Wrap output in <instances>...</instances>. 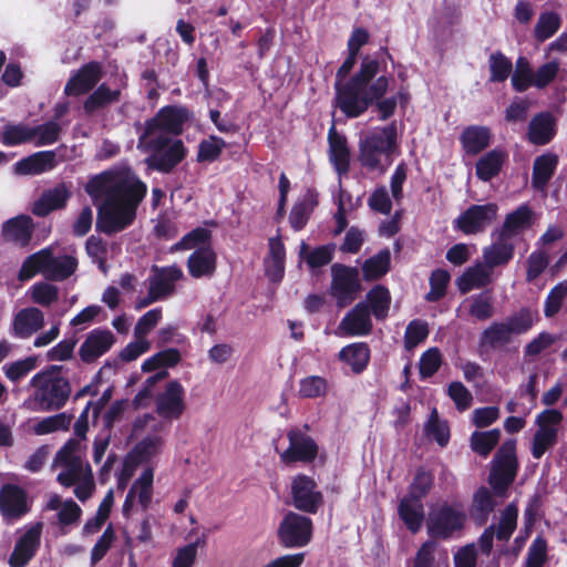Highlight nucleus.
Masks as SVG:
<instances>
[{
	"instance_id": "obj_27",
	"label": "nucleus",
	"mask_w": 567,
	"mask_h": 567,
	"mask_svg": "<svg viewBox=\"0 0 567 567\" xmlns=\"http://www.w3.org/2000/svg\"><path fill=\"white\" fill-rule=\"evenodd\" d=\"M462 150L467 156H476L489 147L493 134L488 126L468 125L460 137Z\"/></svg>"
},
{
	"instance_id": "obj_22",
	"label": "nucleus",
	"mask_w": 567,
	"mask_h": 567,
	"mask_svg": "<svg viewBox=\"0 0 567 567\" xmlns=\"http://www.w3.org/2000/svg\"><path fill=\"white\" fill-rule=\"evenodd\" d=\"M33 230V219L28 215H18L2 224L1 236L3 241L24 248L30 244Z\"/></svg>"
},
{
	"instance_id": "obj_18",
	"label": "nucleus",
	"mask_w": 567,
	"mask_h": 567,
	"mask_svg": "<svg viewBox=\"0 0 567 567\" xmlns=\"http://www.w3.org/2000/svg\"><path fill=\"white\" fill-rule=\"evenodd\" d=\"M41 532L42 524L37 523L18 538L8 560L10 567H25L29 564L40 547Z\"/></svg>"
},
{
	"instance_id": "obj_31",
	"label": "nucleus",
	"mask_w": 567,
	"mask_h": 567,
	"mask_svg": "<svg viewBox=\"0 0 567 567\" xmlns=\"http://www.w3.org/2000/svg\"><path fill=\"white\" fill-rule=\"evenodd\" d=\"M54 151H40L33 153L14 164V172L19 175H39L53 169L56 165Z\"/></svg>"
},
{
	"instance_id": "obj_30",
	"label": "nucleus",
	"mask_w": 567,
	"mask_h": 567,
	"mask_svg": "<svg viewBox=\"0 0 567 567\" xmlns=\"http://www.w3.org/2000/svg\"><path fill=\"white\" fill-rule=\"evenodd\" d=\"M338 360L350 367L353 374L364 372L371 360V350L367 342H353L341 348Z\"/></svg>"
},
{
	"instance_id": "obj_36",
	"label": "nucleus",
	"mask_w": 567,
	"mask_h": 567,
	"mask_svg": "<svg viewBox=\"0 0 567 567\" xmlns=\"http://www.w3.org/2000/svg\"><path fill=\"white\" fill-rule=\"evenodd\" d=\"M493 494L494 493H492L486 486H481L473 495L470 516L478 526H483L487 523L489 515L497 506Z\"/></svg>"
},
{
	"instance_id": "obj_38",
	"label": "nucleus",
	"mask_w": 567,
	"mask_h": 567,
	"mask_svg": "<svg viewBox=\"0 0 567 567\" xmlns=\"http://www.w3.org/2000/svg\"><path fill=\"white\" fill-rule=\"evenodd\" d=\"M557 165L558 156L556 154L546 153L537 156L533 165L532 186L536 190H545L556 172Z\"/></svg>"
},
{
	"instance_id": "obj_50",
	"label": "nucleus",
	"mask_w": 567,
	"mask_h": 567,
	"mask_svg": "<svg viewBox=\"0 0 567 567\" xmlns=\"http://www.w3.org/2000/svg\"><path fill=\"white\" fill-rule=\"evenodd\" d=\"M512 86L514 91L522 93L533 86L534 71L527 58L518 56L515 63V70L511 74Z\"/></svg>"
},
{
	"instance_id": "obj_14",
	"label": "nucleus",
	"mask_w": 567,
	"mask_h": 567,
	"mask_svg": "<svg viewBox=\"0 0 567 567\" xmlns=\"http://www.w3.org/2000/svg\"><path fill=\"white\" fill-rule=\"evenodd\" d=\"M287 437L289 446L280 453V462L287 466L295 463L309 464L312 463L319 452L317 442L306 433L298 429L288 431Z\"/></svg>"
},
{
	"instance_id": "obj_54",
	"label": "nucleus",
	"mask_w": 567,
	"mask_h": 567,
	"mask_svg": "<svg viewBox=\"0 0 567 567\" xmlns=\"http://www.w3.org/2000/svg\"><path fill=\"white\" fill-rule=\"evenodd\" d=\"M225 147L226 142L221 137L210 135L199 142L196 161L198 163H213L219 158Z\"/></svg>"
},
{
	"instance_id": "obj_28",
	"label": "nucleus",
	"mask_w": 567,
	"mask_h": 567,
	"mask_svg": "<svg viewBox=\"0 0 567 567\" xmlns=\"http://www.w3.org/2000/svg\"><path fill=\"white\" fill-rule=\"evenodd\" d=\"M151 271L150 288L162 299L173 295L175 291V282L183 278V271L176 265L166 267L154 265Z\"/></svg>"
},
{
	"instance_id": "obj_44",
	"label": "nucleus",
	"mask_w": 567,
	"mask_h": 567,
	"mask_svg": "<svg viewBox=\"0 0 567 567\" xmlns=\"http://www.w3.org/2000/svg\"><path fill=\"white\" fill-rule=\"evenodd\" d=\"M424 434L427 439L433 440L440 447H445L451 439L450 425L446 420H442L436 408H434L424 424Z\"/></svg>"
},
{
	"instance_id": "obj_46",
	"label": "nucleus",
	"mask_w": 567,
	"mask_h": 567,
	"mask_svg": "<svg viewBox=\"0 0 567 567\" xmlns=\"http://www.w3.org/2000/svg\"><path fill=\"white\" fill-rule=\"evenodd\" d=\"M31 142V126L25 123H8L0 130V143L4 146H18Z\"/></svg>"
},
{
	"instance_id": "obj_15",
	"label": "nucleus",
	"mask_w": 567,
	"mask_h": 567,
	"mask_svg": "<svg viewBox=\"0 0 567 567\" xmlns=\"http://www.w3.org/2000/svg\"><path fill=\"white\" fill-rule=\"evenodd\" d=\"M357 60L352 58H346L342 64L336 72V81H334V97L332 100V106L337 110L342 107L343 99L346 97V92L349 86H351L352 80L361 73L364 68H374L377 66V75L381 71V63L377 58H372L369 54L361 56L359 69L350 75L352 69L354 68Z\"/></svg>"
},
{
	"instance_id": "obj_39",
	"label": "nucleus",
	"mask_w": 567,
	"mask_h": 567,
	"mask_svg": "<svg viewBox=\"0 0 567 567\" xmlns=\"http://www.w3.org/2000/svg\"><path fill=\"white\" fill-rule=\"evenodd\" d=\"M121 96L122 91L120 89L111 90L105 83H102L86 97L83 110L85 114L92 115L111 104L117 103Z\"/></svg>"
},
{
	"instance_id": "obj_49",
	"label": "nucleus",
	"mask_w": 567,
	"mask_h": 567,
	"mask_svg": "<svg viewBox=\"0 0 567 567\" xmlns=\"http://www.w3.org/2000/svg\"><path fill=\"white\" fill-rule=\"evenodd\" d=\"M489 282L488 272L477 264L468 267L457 279V287L462 293H467L474 288H483Z\"/></svg>"
},
{
	"instance_id": "obj_40",
	"label": "nucleus",
	"mask_w": 567,
	"mask_h": 567,
	"mask_svg": "<svg viewBox=\"0 0 567 567\" xmlns=\"http://www.w3.org/2000/svg\"><path fill=\"white\" fill-rule=\"evenodd\" d=\"M318 205V194L307 190L303 197L297 202L290 212L289 224L295 231L303 229Z\"/></svg>"
},
{
	"instance_id": "obj_2",
	"label": "nucleus",
	"mask_w": 567,
	"mask_h": 567,
	"mask_svg": "<svg viewBox=\"0 0 567 567\" xmlns=\"http://www.w3.org/2000/svg\"><path fill=\"white\" fill-rule=\"evenodd\" d=\"M391 78L377 75V66L364 68L346 92L342 107L339 110L347 118H358L368 110L377 113L379 121L390 120L396 112V99L385 96Z\"/></svg>"
},
{
	"instance_id": "obj_25",
	"label": "nucleus",
	"mask_w": 567,
	"mask_h": 567,
	"mask_svg": "<svg viewBox=\"0 0 567 567\" xmlns=\"http://www.w3.org/2000/svg\"><path fill=\"white\" fill-rule=\"evenodd\" d=\"M556 134L557 123L550 112H539L532 117L527 131L529 143L536 146H544L549 144Z\"/></svg>"
},
{
	"instance_id": "obj_52",
	"label": "nucleus",
	"mask_w": 567,
	"mask_h": 567,
	"mask_svg": "<svg viewBox=\"0 0 567 567\" xmlns=\"http://www.w3.org/2000/svg\"><path fill=\"white\" fill-rule=\"evenodd\" d=\"M74 419L72 413H58L39 421L34 426V433L45 435L56 431H68Z\"/></svg>"
},
{
	"instance_id": "obj_61",
	"label": "nucleus",
	"mask_w": 567,
	"mask_h": 567,
	"mask_svg": "<svg viewBox=\"0 0 567 567\" xmlns=\"http://www.w3.org/2000/svg\"><path fill=\"white\" fill-rule=\"evenodd\" d=\"M560 27V18L556 12H544L539 16L534 29L537 41L544 42L551 38Z\"/></svg>"
},
{
	"instance_id": "obj_6",
	"label": "nucleus",
	"mask_w": 567,
	"mask_h": 567,
	"mask_svg": "<svg viewBox=\"0 0 567 567\" xmlns=\"http://www.w3.org/2000/svg\"><path fill=\"white\" fill-rule=\"evenodd\" d=\"M516 444L515 439L505 440L491 462L487 482L497 497H505L516 480L519 470Z\"/></svg>"
},
{
	"instance_id": "obj_13",
	"label": "nucleus",
	"mask_w": 567,
	"mask_h": 567,
	"mask_svg": "<svg viewBox=\"0 0 567 567\" xmlns=\"http://www.w3.org/2000/svg\"><path fill=\"white\" fill-rule=\"evenodd\" d=\"M331 291L338 306L343 307L352 302L362 289L359 270L337 262L331 266Z\"/></svg>"
},
{
	"instance_id": "obj_10",
	"label": "nucleus",
	"mask_w": 567,
	"mask_h": 567,
	"mask_svg": "<svg viewBox=\"0 0 567 567\" xmlns=\"http://www.w3.org/2000/svg\"><path fill=\"white\" fill-rule=\"evenodd\" d=\"M498 210L496 203L473 204L454 219L453 227L466 236L484 233L497 219Z\"/></svg>"
},
{
	"instance_id": "obj_60",
	"label": "nucleus",
	"mask_w": 567,
	"mask_h": 567,
	"mask_svg": "<svg viewBox=\"0 0 567 567\" xmlns=\"http://www.w3.org/2000/svg\"><path fill=\"white\" fill-rule=\"evenodd\" d=\"M567 297V280L555 285L548 292L544 302V316L554 318L561 309L563 302Z\"/></svg>"
},
{
	"instance_id": "obj_41",
	"label": "nucleus",
	"mask_w": 567,
	"mask_h": 567,
	"mask_svg": "<svg viewBox=\"0 0 567 567\" xmlns=\"http://www.w3.org/2000/svg\"><path fill=\"white\" fill-rule=\"evenodd\" d=\"M391 268V252L389 248L381 249L374 256L364 260L362 265L363 279L375 281L384 277Z\"/></svg>"
},
{
	"instance_id": "obj_4",
	"label": "nucleus",
	"mask_w": 567,
	"mask_h": 567,
	"mask_svg": "<svg viewBox=\"0 0 567 567\" xmlns=\"http://www.w3.org/2000/svg\"><path fill=\"white\" fill-rule=\"evenodd\" d=\"M539 320L538 311L522 307L503 321H494L480 336V346L489 349L503 348L513 341L514 336L527 333Z\"/></svg>"
},
{
	"instance_id": "obj_53",
	"label": "nucleus",
	"mask_w": 567,
	"mask_h": 567,
	"mask_svg": "<svg viewBox=\"0 0 567 567\" xmlns=\"http://www.w3.org/2000/svg\"><path fill=\"white\" fill-rule=\"evenodd\" d=\"M451 275L447 270L437 268L432 271L429 284L430 291L425 295L427 302H437L446 296Z\"/></svg>"
},
{
	"instance_id": "obj_34",
	"label": "nucleus",
	"mask_w": 567,
	"mask_h": 567,
	"mask_svg": "<svg viewBox=\"0 0 567 567\" xmlns=\"http://www.w3.org/2000/svg\"><path fill=\"white\" fill-rule=\"evenodd\" d=\"M398 515L406 529L412 534H416L420 532L425 518L424 505L421 499L416 501L415 498L404 496L400 499Z\"/></svg>"
},
{
	"instance_id": "obj_32",
	"label": "nucleus",
	"mask_w": 567,
	"mask_h": 567,
	"mask_svg": "<svg viewBox=\"0 0 567 567\" xmlns=\"http://www.w3.org/2000/svg\"><path fill=\"white\" fill-rule=\"evenodd\" d=\"M533 224V210L527 204L518 206L505 216L504 223L496 228L498 233L515 239Z\"/></svg>"
},
{
	"instance_id": "obj_17",
	"label": "nucleus",
	"mask_w": 567,
	"mask_h": 567,
	"mask_svg": "<svg viewBox=\"0 0 567 567\" xmlns=\"http://www.w3.org/2000/svg\"><path fill=\"white\" fill-rule=\"evenodd\" d=\"M185 390L178 380H171L155 399L156 413L166 420H178L185 412Z\"/></svg>"
},
{
	"instance_id": "obj_3",
	"label": "nucleus",
	"mask_w": 567,
	"mask_h": 567,
	"mask_svg": "<svg viewBox=\"0 0 567 567\" xmlns=\"http://www.w3.org/2000/svg\"><path fill=\"white\" fill-rule=\"evenodd\" d=\"M62 371V365H50L31 378L30 385L37 388L38 411H59L66 404L72 389L70 381L61 375Z\"/></svg>"
},
{
	"instance_id": "obj_47",
	"label": "nucleus",
	"mask_w": 567,
	"mask_h": 567,
	"mask_svg": "<svg viewBox=\"0 0 567 567\" xmlns=\"http://www.w3.org/2000/svg\"><path fill=\"white\" fill-rule=\"evenodd\" d=\"M308 245L302 241L300 246V256L305 258L309 268L316 269L331 262V260L333 259L336 245L327 244L318 246L313 248L311 251H308Z\"/></svg>"
},
{
	"instance_id": "obj_62",
	"label": "nucleus",
	"mask_w": 567,
	"mask_h": 567,
	"mask_svg": "<svg viewBox=\"0 0 567 567\" xmlns=\"http://www.w3.org/2000/svg\"><path fill=\"white\" fill-rule=\"evenodd\" d=\"M558 430L538 429L533 437L532 455L539 460L553 446L557 444Z\"/></svg>"
},
{
	"instance_id": "obj_29",
	"label": "nucleus",
	"mask_w": 567,
	"mask_h": 567,
	"mask_svg": "<svg viewBox=\"0 0 567 567\" xmlns=\"http://www.w3.org/2000/svg\"><path fill=\"white\" fill-rule=\"evenodd\" d=\"M78 268V260L70 255L55 257L50 248H45L44 278L51 281H63L70 278Z\"/></svg>"
},
{
	"instance_id": "obj_59",
	"label": "nucleus",
	"mask_w": 567,
	"mask_h": 567,
	"mask_svg": "<svg viewBox=\"0 0 567 567\" xmlns=\"http://www.w3.org/2000/svg\"><path fill=\"white\" fill-rule=\"evenodd\" d=\"M45 267V248L28 256L18 272V279L20 281H27L32 279L37 274L44 276Z\"/></svg>"
},
{
	"instance_id": "obj_55",
	"label": "nucleus",
	"mask_w": 567,
	"mask_h": 567,
	"mask_svg": "<svg viewBox=\"0 0 567 567\" xmlns=\"http://www.w3.org/2000/svg\"><path fill=\"white\" fill-rule=\"evenodd\" d=\"M518 509L514 504H508L502 512L495 537L499 542H507L517 527Z\"/></svg>"
},
{
	"instance_id": "obj_57",
	"label": "nucleus",
	"mask_w": 567,
	"mask_h": 567,
	"mask_svg": "<svg viewBox=\"0 0 567 567\" xmlns=\"http://www.w3.org/2000/svg\"><path fill=\"white\" fill-rule=\"evenodd\" d=\"M434 483V476L430 471L420 466L413 477L405 496L417 499H423L431 491Z\"/></svg>"
},
{
	"instance_id": "obj_51",
	"label": "nucleus",
	"mask_w": 567,
	"mask_h": 567,
	"mask_svg": "<svg viewBox=\"0 0 567 567\" xmlns=\"http://www.w3.org/2000/svg\"><path fill=\"white\" fill-rule=\"evenodd\" d=\"M489 82L503 83L513 72L512 61L502 52L495 51L488 58Z\"/></svg>"
},
{
	"instance_id": "obj_63",
	"label": "nucleus",
	"mask_w": 567,
	"mask_h": 567,
	"mask_svg": "<svg viewBox=\"0 0 567 567\" xmlns=\"http://www.w3.org/2000/svg\"><path fill=\"white\" fill-rule=\"evenodd\" d=\"M85 250L89 257L94 264L97 265L99 269L106 274V258H107V244L101 237L90 236L85 243Z\"/></svg>"
},
{
	"instance_id": "obj_11",
	"label": "nucleus",
	"mask_w": 567,
	"mask_h": 567,
	"mask_svg": "<svg viewBox=\"0 0 567 567\" xmlns=\"http://www.w3.org/2000/svg\"><path fill=\"white\" fill-rule=\"evenodd\" d=\"M466 515L449 503L433 511L427 519V533L432 538L449 539L455 532L463 529Z\"/></svg>"
},
{
	"instance_id": "obj_7",
	"label": "nucleus",
	"mask_w": 567,
	"mask_h": 567,
	"mask_svg": "<svg viewBox=\"0 0 567 567\" xmlns=\"http://www.w3.org/2000/svg\"><path fill=\"white\" fill-rule=\"evenodd\" d=\"M147 146L153 151L147 158L148 166L162 174H171L187 156V148L182 140L159 135L150 140Z\"/></svg>"
},
{
	"instance_id": "obj_42",
	"label": "nucleus",
	"mask_w": 567,
	"mask_h": 567,
	"mask_svg": "<svg viewBox=\"0 0 567 567\" xmlns=\"http://www.w3.org/2000/svg\"><path fill=\"white\" fill-rule=\"evenodd\" d=\"M163 444L164 440L159 435H148L137 442L126 457L138 466L155 456Z\"/></svg>"
},
{
	"instance_id": "obj_24",
	"label": "nucleus",
	"mask_w": 567,
	"mask_h": 567,
	"mask_svg": "<svg viewBox=\"0 0 567 567\" xmlns=\"http://www.w3.org/2000/svg\"><path fill=\"white\" fill-rule=\"evenodd\" d=\"M370 315L368 303L360 301L342 318L340 329L346 336H367L373 328Z\"/></svg>"
},
{
	"instance_id": "obj_43",
	"label": "nucleus",
	"mask_w": 567,
	"mask_h": 567,
	"mask_svg": "<svg viewBox=\"0 0 567 567\" xmlns=\"http://www.w3.org/2000/svg\"><path fill=\"white\" fill-rule=\"evenodd\" d=\"M367 303L377 320H384L390 310L391 295L383 285H375L367 293Z\"/></svg>"
},
{
	"instance_id": "obj_21",
	"label": "nucleus",
	"mask_w": 567,
	"mask_h": 567,
	"mask_svg": "<svg viewBox=\"0 0 567 567\" xmlns=\"http://www.w3.org/2000/svg\"><path fill=\"white\" fill-rule=\"evenodd\" d=\"M493 243L483 249V259L486 267L493 269L507 266L515 255L514 239L493 230Z\"/></svg>"
},
{
	"instance_id": "obj_20",
	"label": "nucleus",
	"mask_w": 567,
	"mask_h": 567,
	"mask_svg": "<svg viewBox=\"0 0 567 567\" xmlns=\"http://www.w3.org/2000/svg\"><path fill=\"white\" fill-rule=\"evenodd\" d=\"M102 74V65L99 62L91 61L85 63L68 80L64 93L69 96L89 93L100 82Z\"/></svg>"
},
{
	"instance_id": "obj_64",
	"label": "nucleus",
	"mask_w": 567,
	"mask_h": 567,
	"mask_svg": "<svg viewBox=\"0 0 567 567\" xmlns=\"http://www.w3.org/2000/svg\"><path fill=\"white\" fill-rule=\"evenodd\" d=\"M31 300L40 306L49 307L59 299V289L56 286L47 281L35 282L31 289Z\"/></svg>"
},
{
	"instance_id": "obj_23",
	"label": "nucleus",
	"mask_w": 567,
	"mask_h": 567,
	"mask_svg": "<svg viewBox=\"0 0 567 567\" xmlns=\"http://www.w3.org/2000/svg\"><path fill=\"white\" fill-rule=\"evenodd\" d=\"M329 161L339 175L350 171L351 152L346 135L339 133L332 124L328 131Z\"/></svg>"
},
{
	"instance_id": "obj_16",
	"label": "nucleus",
	"mask_w": 567,
	"mask_h": 567,
	"mask_svg": "<svg viewBox=\"0 0 567 567\" xmlns=\"http://www.w3.org/2000/svg\"><path fill=\"white\" fill-rule=\"evenodd\" d=\"M30 511L28 493L23 487L12 483L0 487V514L6 522L18 520Z\"/></svg>"
},
{
	"instance_id": "obj_8",
	"label": "nucleus",
	"mask_w": 567,
	"mask_h": 567,
	"mask_svg": "<svg viewBox=\"0 0 567 567\" xmlns=\"http://www.w3.org/2000/svg\"><path fill=\"white\" fill-rule=\"evenodd\" d=\"M313 537V522L310 517L289 511L277 528L278 544L286 549L306 547Z\"/></svg>"
},
{
	"instance_id": "obj_19",
	"label": "nucleus",
	"mask_w": 567,
	"mask_h": 567,
	"mask_svg": "<svg viewBox=\"0 0 567 567\" xmlns=\"http://www.w3.org/2000/svg\"><path fill=\"white\" fill-rule=\"evenodd\" d=\"M115 337L109 329L95 328L90 331L79 349V357L83 363H94L104 355L114 344Z\"/></svg>"
},
{
	"instance_id": "obj_9",
	"label": "nucleus",
	"mask_w": 567,
	"mask_h": 567,
	"mask_svg": "<svg viewBox=\"0 0 567 567\" xmlns=\"http://www.w3.org/2000/svg\"><path fill=\"white\" fill-rule=\"evenodd\" d=\"M193 118V112L184 105H166L151 118L145 121L144 131L138 137L140 144L154 135L157 131L167 134L181 135L184 125Z\"/></svg>"
},
{
	"instance_id": "obj_5",
	"label": "nucleus",
	"mask_w": 567,
	"mask_h": 567,
	"mask_svg": "<svg viewBox=\"0 0 567 567\" xmlns=\"http://www.w3.org/2000/svg\"><path fill=\"white\" fill-rule=\"evenodd\" d=\"M398 127L393 121L384 127L367 133L359 143V161L370 171L381 167L384 157L391 163L396 148Z\"/></svg>"
},
{
	"instance_id": "obj_58",
	"label": "nucleus",
	"mask_w": 567,
	"mask_h": 567,
	"mask_svg": "<svg viewBox=\"0 0 567 567\" xmlns=\"http://www.w3.org/2000/svg\"><path fill=\"white\" fill-rule=\"evenodd\" d=\"M495 313L493 298L488 292L472 296L468 315L480 321L491 319Z\"/></svg>"
},
{
	"instance_id": "obj_48",
	"label": "nucleus",
	"mask_w": 567,
	"mask_h": 567,
	"mask_svg": "<svg viewBox=\"0 0 567 567\" xmlns=\"http://www.w3.org/2000/svg\"><path fill=\"white\" fill-rule=\"evenodd\" d=\"M62 127L56 121H47L42 124L31 126V143L35 146H47L60 140Z\"/></svg>"
},
{
	"instance_id": "obj_45",
	"label": "nucleus",
	"mask_w": 567,
	"mask_h": 567,
	"mask_svg": "<svg viewBox=\"0 0 567 567\" xmlns=\"http://www.w3.org/2000/svg\"><path fill=\"white\" fill-rule=\"evenodd\" d=\"M501 440V430L475 431L470 437V446L473 452L482 457H487L497 446Z\"/></svg>"
},
{
	"instance_id": "obj_26",
	"label": "nucleus",
	"mask_w": 567,
	"mask_h": 567,
	"mask_svg": "<svg viewBox=\"0 0 567 567\" xmlns=\"http://www.w3.org/2000/svg\"><path fill=\"white\" fill-rule=\"evenodd\" d=\"M71 196L72 193L69 187L64 183H60L42 193L39 199L33 203L32 213L38 217H45L51 212L64 208Z\"/></svg>"
},
{
	"instance_id": "obj_12",
	"label": "nucleus",
	"mask_w": 567,
	"mask_h": 567,
	"mask_svg": "<svg viewBox=\"0 0 567 567\" xmlns=\"http://www.w3.org/2000/svg\"><path fill=\"white\" fill-rule=\"evenodd\" d=\"M292 505L299 512L317 514L324 503L323 494L318 489L313 477L297 474L290 484Z\"/></svg>"
},
{
	"instance_id": "obj_33",
	"label": "nucleus",
	"mask_w": 567,
	"mask_h": 567,
	"mask_svg": "<svg viewBox=\"0 0 567 567\" xmlns=\"http://www.w3.org/2000/svg\"><path fill=\"white\" fill-rule=\"evenodd\" d=\"M44 326V315L35 307L21 309L13 319V334L25 339Z\"/></svg>"
},
{
	"instance_id": "obj_56",
	"label": "nucleus",
	"mask_w": 567,
	"mask_h": 567,
	"mask_svg": "<svg viewBox=\"0 0 567 567\" xmlns=\"http://www.w3.org/2000/svg\"><path fill=\"white\" fill-rule=\"evenodd\" d=\"M430 333L429 324L422 319L411 320L404 332V348L408 351L413 350L420 343L424 342Z\"/></svg>"
},
{
	"instance_id": "obj_1",
	"label": "nucleus",
	"mask_w": 567,
	"mask_h": 567,
	"mask_svg": "<svg viewBox=\"0 0 567 567\" xmlns=\"http://www.w3.org/2000/svg\"><path fill=\"white\" fill-rule=\"evenodd\" d=\"M84 190L97 208L95 230L112 236L133 225L147 186L131 171L107 169L91 176Z\"/></svg>"
},
{
	"instance_id": "obj_37",
	"label": "nucleus",
	"mask_w": 567,
	"mask_h": 567,
	"mask_svg": "<svg viewBox=\"0 0 567 567\" xmlns=\"http://www.w3.org/2000/svg\"><path fill=\"white\" fill-rule=\"evenodd\" d=\"M506 158V152L501 148L488 151L475 164L476 177L482 182L492 181L501 173Z\"/></svg>"
},
{
	"instance_id": "obj_35",
	"label": "nucleus",
	"mask_w": 567,
	"mask_h": 567,
	"mask_svg": "<svg viewBox=\"0 0 567 567\" xmlns=\"http://www.w3.org/2000/svg\"><path fill=\"white\" fill-rule=\"evenodd\" d=\"M217 256L208 246L195 249L187 259L188 272L193 278L212 277L216 271Z\"/></svg>"
}]
</instances>
